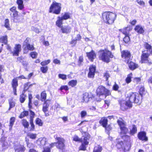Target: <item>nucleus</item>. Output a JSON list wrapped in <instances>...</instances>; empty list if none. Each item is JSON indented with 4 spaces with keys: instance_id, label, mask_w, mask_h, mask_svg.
<instances>
[{
    "instance_id": "1",
    "label": "nucleus",
    "mask_w": 152,
    "mask_h": 152,
    "mask_svg": "<svg viewBox=\"0 0 152 152\" xmlns=\"http://www.w3.org/2000/svg\"><path fill=\"white\" fill-rule=\"evenodd\" d=\"M135 93L131 92L128 94L126 101L123 100H119V102L122 110L124 111L128 109V107L130 108L132 107V103L134 102V101Z\"/></svg>"
},
{
    "instance_id": "2",
    "label": "nucleus",
    "mask_w": 152,
    "mask_h": 152,
    "mask_svg": "<svg viewBox=\"0 0 152 152\" xmlns=\"http://www.w3.org/2000/svg\"><path fill=\"white\" fill-rule=\"evenodd\" d=\"M99 59L107 63L110 61V58H113V57L112 53L108 50H101L99 52Z\"/></svg>"
},
{
    "instance_id": "3",
    "label": "nucleus",
    "mask_w": 152,
    "mask_h": 152,
    "mask_svg": "<svg viewBox=\"0 0 152 152\" xmlns=\"http://www.w3.org/2000/svg\"><path fill=\"white\" fill-rule=\"evenodd\" d=\"M102 18L104 21L106 23L111 24L115 20L116 15L111 12H105L102 13Z\"/></svg>"
},
{
    "instance_id": "4",
    "label": "nucleus",
    "mask_w": 152,
    "mask_h": 152,
    "mask_svg": "<svg viewBox=\"0 0 152 152\" xmlns=\"http://www.w3.org/2000/svg\"><path fill=\"white\" fill-rule=\"evenodd\" d=\"M61 8V4L54 1L50 7L49 12L56 15L59 14L60 13Z\"/></svg>"
},
{
    "instance_id": "5",
    "label": "nucleus",
    "mask_w": 152,
    "mask_h": 152,
    "mask_svg": "<svg viewBox=\"0 0 152 152\" xmlns=\"http://www.w3.org/2000/svg\"><path fill=\"white\" fill-rule=\"evenodd\" d=\"M96 93L97 95L99 96L104 95L105 97L110 94V91L102 86L98 87L96 90Z\"/></svg>"
},
{
    "instance_id": "6",
    "label": "nucleus",
    "mask_w": 152,
    "mask_h": 152,
    "mask_svg": "<svg viewBox=\"0 0 152 152\" xmlns=\"http://www.w3.org/2000/svg\"><path fill=\"white\" fill-rule=\"evenodd\" d=\"M122 138L125 139L124 140L126 145L124 147L125 150L126 151H129L131 147V144L130 137L128 135H125L123 136Z\"/></svg>"
},
{
    "instance_id": "7",
    "label": "nucleus",
    "mask_w": 152,
    "mask_h": 152,
    "mask_svg": "<svg viewBox=\"0 0 152 152\" xmlns=\"http://www.w3.org/2000/svg\"><path fill=\"white\" fill-rule=\"evenodd\" d=\"M123 120H118L117 122L119 125L121 131V133L124 134H126L128 132V129L126 127V125L124 124Z\"/></svg>"
},
{
    "instance_id": "8",
    "label": "nucleus",
    "mask_w": 152,
    "mask_h": 152,
    "mask_svg": "<svg viewBox=\"0 0 152 152\" xmlns=\"http://www.w3.org/2000/svg\"><path fill=\"white\" fill-rule=\"evenodd\" d=\"M89 137L88 136H82L81 138V142L82 145L80 146V149L81 150L85 151L86 150L85 145L88 144V140Z\"/></svg>"
},
{
    "instance_id": "9",
    "label": "nucleus",
    "mask_w": 152,
    "mask_h": 152,
    "mask_svg": "<svg viewBox=\"0 0 152 152\" xmlns=\"http://www.w3.org/2000/svg\"><path fill=\"white\" fill-rule=\"evenodd\" d=\"M121 54L122 58L125 59L126 62L128 63L131 56L130 52L127 50H124L121 51Z\"/></svg>"
},
{
    "instance_id": "10",
    "label": "nucleus",
    "mask_w": 152,
    "mask_h": 152,
    "mask_svg": "<svg viewBox=\"0 0 152 152\" xmlns=\"http://www.w3.org/2000/svg\"><path fill=\"white\" fill-rule=\"evenodd\" d=\"M128 28H127L122 30H120V31H121L123 34L125 36L123 39V40L126 43H128L130 42V39L128 36L129 34V31Z\"/></svg>"
},
{
    "instance_id": "11",
    "label": "nucleus",
    "mask_w": 152,
    "mask_h": 152,
    "mask_svg": "<svg viewBox=\"0 0 152 152\" xmlns=\"http://www.w3.org/2000/svg\"><path fill=\"white\" fill-rule=\"evenodd\" d=\"M149 54L147 53H143L141 56V61L142 63L151 64V62H149L148 57Z\"/></svg>"
},
{
    "instance_id": "12",
    "label": "nucleus",
    "mask_w": 152,
    "mask_h": 152,
    "mask_svg": "<svg viewBox=\"0 0 152 152\" xmlns=\"http://www.w3.org/2000/svg\"><path fill=\"white\" fill-rule=\"evenodd\" d=\"M48 140L47 138L43 137L40 138L36 141V143L38 145L44 146L48 143Z\"/></svg>"
},
{
    "instance_id": "13",
    "label": "nucleus",
    "mask_w": 152,
    "mask_h": 152,
    "mask_svg": "<svg viewBox=\"0 0 152 152\" xmlns=\"http://www.w3.org/2000/svg\"><path fill=\"white\" fill-rule=\"evenodd\" d=\"M64 142L65 140L63 138L58 141L56 143V146L57 148L61 150L64 149L65 147Z\"/></svg>"
},
{
    "instance_id": "14",
    "label": "nucleus",
    "mask_w": 152,
    "mask_h": 152,
    "mask_svg": "<svg viewBox=\"0 0 152 152\" xmlns=\"http://www.w3.org/2000/svg\"><path fill=\"white\" fill-rule=\"evenodd\" d=\"M61 30L63 33L68 34L70 33L71 30V27L69 26H61Z\"/></svg>"
},
{
    "instance_id": "15",
    "label": "nucleus",
    "mask_w": 152,
    "mask_h": 152,
    "mask_svg": "<svg viewBox=\"0 0 152 152\" xmlns=\"http://www.w3.org/2000/svg\"><path fill=\"white\" fill-rule=\"evenodd\" d=\"M89 71L88 73V77L92 78L94 77L96 70V66L94 65H91L89 67Z\"/></svg>"
},
{
    "instance_id": "16",
    "label": "nucleus",
    "mask_w": 152,
    "mask_h": 152,
    "mask_svg": "<svg viewBox=\"0 0 152 152\" xmlns=\"http://www.w3.org/2000/svg\"><path fill=\"white\" fill-rule=\"evenodd\" d=\"M12 87L13 88V91L14 94L15 95H16V88L18 85V80L16 78H15L13 79L12 80Z\"/></svg>"
},
{
    "instance_id": "17",
    "label": "nucleus",
    "mask_w": 152,
    "mask_h": 152,
    "mask_svg": "<svg viewBox=\"0 0 152 152\" xmlns=\"http://www.w3.org/2000/svg\"><path fill=\"white\" fill-rule=\"evenodd\" d=\"M138 138L140 140L147 141L148 138L146 137V133L144 131L138 133Z\"/></svg>"
},
{
    "instance_id": "18",
    "label": "nucleus",
    "mask_w": 152,
    "mask_h": 152,
    "mask_svg": "<svg viewBox=\"0 0 152 152\" xmlns=\"http://www.w3.org/2000/svg\"><path fill=\"white\" fill-rule=\"evenodd\" d=\"M15 50L13 52L12 51L13 56H18L19 52L21 50V45L20 44L16 45Z\"/></svg>"
},
{
    "instance_id": "19",
    "label": "nucleus",
    "mask_w": 152,
    "mask_h": 152,
    "mask_svg": "<svg viewBox=\"0 0 152 152\" xmlns=\"http://www.w3.org/2000/svg\"><path fill=\"white\" fill-rule=\"evenodd\" d=\"M135 97L134 99V103H140L142 102V96L140 95L139 94L136 92L135 93Z\"/></svg>"
},
{
    "instance_id": "20",
    "label": "nucleus",
    "mask_w": 152,
    "mask_h": 152,
    "mask_svg": "<svg viewBox=\"0 0 152 152\" xmlns=\"http://www.w3.org/2000/svg\"><path fill=\"white\" fill-rule=\"evenodd\" d=\"M86 55L88 59L92 62L96 57V55L93 50L89 53H86Z\"/></svg>"
},
{
    "instance_id": "21",
    "label": "nucleus",
    "mask_w": 152,
    "mask_h": 152,
    "mask_svg": "<svg viewBox=\"0 0 152 152\" xmlns=\"http://www.w3.org/2000/svg\"><path fill=\"white\" fill-rule=\"evenodd\" d=\"M23 48L24 53H27L29 50L32 51L34 50V48L33 45H31L30 44H28Z\"/></svg>"
},
{
    "instance_id": "22",
    "label": "nucleus",
    "mask_w": 152,
    "mask_h": 152,
    "mask_svg": "<svg viewBox=\"0 0 152 152\" xmlns=\"http://www.w3.org/2000/svg\"><path fill=\"white\" fill-rule=\"evenodd\" d=\"M134 30L137 33L140 34H142L144 32L143 28L140 25H137L136 26Z\"/></svg>"
},
{
    "instance_id": "23",
    "label": "nucleus",
    "mask_w": 152,
    "mask_h": 152,
    "mask_svg": "<svg viewBox=\"0 0 152 152\" xmlns=\"http://www.w3.org/2000/svg\"><path fill=\"white\" fill-rule=\"evenodd\" d=\"M108 120L106 118L103 117L101 118L99 121V123L103 127H106L107 126Z\"/></svg>"
},
{
    "instance_id": "24",
    "label": "nucleus",
    "mask_w": 152,
    "mask_h": 152,
    "mask_svg": "<svg viewBox=\"0 0 152 152\" xmlns=\"http://www.w3.org/2000/svg\"><path fill=\"white\" fill-rule=\"evenodd\" d=\"M16 3L18 5V9L22 10L24 8V5L23 0H17Z\"/></svg>"
},
{
    "instance_id": "25",
    "label": "nucleus",
    "mask_w": 152,
    "mask_h": 152,
    "mask_svg": "<svg viewBox=\"0 0 152 152\" xmlns=\"http://www.w3.org/2000/svg\"><path fill=\"white\" fill-rule=\"evenodd\" d=\"M128 66L129 69L132 70L136 69L138 66V65L134 62L130 61L128 64Z\"/></svg>"
},
{
    "instance_id": "26",
    "label": "nucleus",
    "mask_w": 152,
    "mask_h": 152,
    "mask_svg": "<svg viewBox=\"0 0 152 152\" xmlns=\"http://www.w3.org/2000/svg\"><path fill=\"white\" fill-rule=\"evenodd\" d=\"M138 87L139 88V94L142 96L143 95L145 94L146 93L145 88L143 86H139Z\"/></svg>"
},
{
    "instance_id": "27",
    "label": "nucleus",
    "mask_w": 152,
    "mask_h": 152,
    "mask_svg": "<svg viewBox=\"0 0 152 152\" xmlns=\"http://www.w3.org/2000/svg\"><path fill=\"white\" fill-rule=\"evenodd\" d=\"M116 142H117L116 145L118 148L120 149L122 148V145H123V142L119 139H116Z\"/></svg>"
},
{
    "instance_id": "28",
    "label": "nucleus",
    "mask_w": 152,
    "mask_h": 152,
    "mask_svg": "<svg viewBox=\"0 0 152 152\" xmlns=\"http://www.w3.org/2000/svg\"><path fill=\"white\" fill-rule=\"evenodd\" d=\"M58 19L56 22V25L59 27L61 28V26L63 24V20L61 17H58Z\"/></svg>"
},
{
    "instance_id": "29",
    "label": "nucleus",
    "mask_w": 152,
    "mask_h": 152,
    "mask_svg": "<svg viewBox=\"0 0 152 152\" xmlns=\"http://www.w3.org/2000/svg\"><path fill=\"white\" fill-rule=\"evenodd\" d=\"M15 152H19L20 151H24L25 150V148L22 145H19L15 148Z\"/></svg>"
},
{
    "instance_id": "30",
    "label": "nucleus",
    "mask_w": 152,
    "mask_h": 152,
    "mask_svg": "<svg viewBox=\"0 0 152 152\" xmlns=\"http://www.w3.org/2000/svg\"><path fill=\"white\" fill-rule=\"evenodd\" d=\"M9 103L10 105L9 110H10L12 108L15 107V103L13 99H9Z\"/></svg>"
},
{
    "instance_id": "31",
    "label": "nucleus",
    "mask_w": 152,
    "mask_h": 152,
    "mask_svg": "<svg viewBox=\"0 0 152 152\" xmlns=\"http://www.w3.org/2000/svg\"><path fill=\"white\" fill-rule=\"evenodd\" d=\"M7 36H3L0 38V42L7 44Z\"/></svg>"
},
{
    "instance_id": "32",
    "label": "nucleus",
    "mask_w": 152,
    "mask_h": 152,
    "mask_svg": "<svg viewBox=\"0 0 152 152\" xmlns=\"http://www.w3.org/2000/svg\"><path fill=\"white\" fill-rule=\"evenodd\" d=\"M137 132V128L136 126L133 125L132 126V127L130 132V134L132 135H133Z\"/></svg>"
},
{
    "instance_id": "33",
    "label": "nucleus",
    "mask_w": 152,
    "mask_h": 152,
    "mask_svg": "<svg viewBox=\"0 0 152 152\" xmlns=\"http://www.w3.org/2000/svg\"><path fill=\"white\" fill-rule=\"evenodd\" d=\"M63 20H66L70 18L69 13L66 12L63 16L61 17Z\"/></svg>"
},
{
    "instance_id": "34",
    "label": "nucleus",
    "mask_w": 152,
    "mask_h": 152,
    "mask_svg": "<svg viewBox=\"0 0 152 152\" xmlns=\"http://www.w3.org/2000/svg\"><path fill=\"white\" fill-rule=\"evenodd\" d=\"M41 100L43 102L45 101L46 99L47 95L45 91H43L41 93Z\"/></svg>"
},
{
    "instance_id": "35",
    "label": "nucleus",
    "mask_w": 152,
    "mask_h": 152,
    "mask_svg": "<svg viewBox=\"0 0 152 152\" xmlns=\"http://www.w3.org/2000/svg\"><path fill=\"white\" fill-rule=\"evenodd\" d=\"M32 95L31 94H28V99H29V102L28 106L30 108H31L32 106L31 105V104L32 103Z\"/></svg>"
},
{
    "instance_id": "36",
    "label": "nucleus",
    "mask_w": 152,
    "mask_h": 152,
    "mask_svg": "<svg viewBox=\"0 0 152 152\" xmlns=\"http://www.w3.org/2000/svg\"><path fill=\"white\" fill-rule=\"evenodd\" d=\"M77 83V81L76 80H72L69 82L68 84L69 86L73 87L76 85Z\"/></svg>"
},
{
    "instance_id": "37",
    "label": "nucleus",
    "mask_w": 152,
    "mask_h": 152,
    "mask_svg": "<svg viewBox=\"0 0 152 152\" xmlns=\"http://www.w3.org/2000/svg\"><path fill=\"white\" fill-rule=\"evenodd\" d=\"M28 112L27 111H24L21 113L19 117L20 118H22L25 116L28 115Z\"/></svg>"
},
{
    "instance_id": "38",
    "label": "nucleus",
    "mask_w": 152,
    "mask_h": 152,
    "mask_svg": "<svg viewBox=\"0 0 152 152\" xmlns=\"http://www.w3.org/2000/svg\"><path fill=\"white\" fill-rule=\"evenodd\" d=\"M22 124L23 126L26 128H28L29 124L28 122L25 119H23L22 120Z\"/></svg>"
},
{
    "instance_id": "39",
    "label": "nucleus",
    "mask_w": 152,
    "mask_h": 152,
    "mask_svg": "<svg viewBox=\"0 0 152 152\" xmlns=\"http://www.w3.org/2000/svg\"><path fill=\"white\" fill-rule=\"evenodd\" d=\"M102 150V147L100 146H96L94 147V152H101Z\"/></svg>"
},
{
    "instance_id": "40",
    "label": "nucleus",
    "mask_w": 152,
    "mask_h": 152,
    "mask_svg": "<svg viewBox=\"0 0 152 152\" xmlns=\"http://www.w3.org/2000/svg\"><path fill=\"white\" fill-rule=\"evenodd\" d=\"M27 136L30 138L32 139H35L37 137V134H34L32 133H28L27 134Z\"/></svg>"
},
{
    "instance_id": "41",
    "label": "nucleus",
    "mask_w": 152,
    "mask_h": 152,
    "mask_svg": "<svg viewBox=\"0 0 152 152\" xmlns=\"http://www.w3.org/2000/svg\"><path fill=\"white\" fill-rule=\"evenodd\" d=\"M29 40L30 39L28 37H27L26 39L23 43V48L26 46H27L28 44H29Z\"/></svg>"
},
{
    "instance_id": "42",
    "label": "nucleus",
    "mask_w": 152,
    "mask_h": 152,
    "mask_svg": "<svg viewBox=\"0 0 152 152\" xmlns=\"http://www.w3.org/2000/svg\"><path fill=\"white\" fill-rule=\"evenodd\" d=\"M26 96L23 93L20 95V100L21 103H23L24 102L25 100V97Z\"/></svg>"
},
{
    "instance_id": "43",
    "label": "nucleus",
    "mask_w": 152,
    "mask_h": 152,
    "mask_svg": "<svg viewBox=\"0 0 152 152\" xmlns=\"http://www.w3.org/2000/svg\"><path fill=\"white\" fill-rule=\"evenodd\" d=\"M36 123L37 125H38L39 126H41L42 125V122L41 120L39 118H37L36 120Z\"/></svg>"
},
{
    "instance_id": "44",
    "label": "nucleus",
    "mask_w": 152,
    "mask_h": 152,
    "mask_svg": "<svg viewBox=\"0 0 152 152\" xmlns=\"http://www.w3.org/2000/svg\"><path fill=\"white\" fill-rule=\"evenodd\" d=\"M41 70L43 73H46L48 70L47 66H42L41 68Z\"/></svg>"
},
{
    "instance_id": "45",
    "label": "nucleus",
    "mask_w": 152,
    "mask_h": 152,
    "mask_svg": "<svg viewBox=\"0 0 152 152\" xmlns=\"http://www.w3.org/2000/svg\"><path fill=\"white\" fill-rule=\"evenodd\" d=\"M38 54L35 52H32L30 54V56L33 58H36Z\"/></svg>"
},
{
    "instance_id": "46",
    "label": "nucleus",
    "mask_w": 152,
    "mask_h": 152,
    "mask_svg": "<svg viewBox=\"0 0 152 152\" xmlns=\"http://www.w3.org/2000/svg\"><path fill=\"white\" fill-rule=\"evenodd\" d=\"M144 46L145 48L148 50V51H149L151 49V46L148 43L145 42L144 44Z\"/></svg>"
},
{
    "instance_id": "47",
    "label": "nucleus",
    "mask_w": 152,
    "mask_h": 152,
    "mask_svg": "<svg viewBox=\"0 0 152 152\" xmlns=\"http://www.w3.org/2000/svg\"><path fill=\"white\" fill-rule=\"evenodd\" d=\"M49 106L46 105L45 104H43L42 108V110L44 112L48 111Z\"/></svg>"
},
{
    "instance_id": "48",
    "label": "nucleus",
    "mask_w": 152,
    "mask_h": 152,
    "mask_svg": "<svg viewBox=\"0 0 152 152\" xmlns=\"http://www.w3.org/2000/svg\"><path fill=\"white\" fill-rule=\"evenodd\" d=\"M29 82L27 83H25L24 85V87L23 88V91L25 92V91H27L28 89L29 88Z\"/></svg>"
},
{
    "instance_id": "49",
    "label": "nucleus",
    "mask_w": 152,
    "mask_h": 152,
    "mask_svg": "<svg viewBox=\"0 0 152 152\" xmlns=\"http://www.w3.org/2000/svg\"><path fill=\"white\" fill-rule=\"evenodd\" d=\"M80 115L82 118H83L87 115V112L85 111H82L80 113Z\"/></svg>"
},
{
    "instance_id": "50",
    "label": "nucleus",
    "mask_w": 152,
    "mask_h": 152,
    "mask_svg": "<svg viewBox=\"0 0 152 152\" xmlns=\"http://www.w3.org/2000/svg\"><path fill=\"white\" fill-rule=\"evenodd\" d=\"M15 118L14 117H12L10 118V126L12 127L14 124L15 121Z\"/></svg>"
},
{
    "instance_id": "51",
    "label": "nucleus",
    "mask_w": 152,
    "mask_h": 152,
    "mask_svg": "<svg viewBox=\"0 0 152 152\" xmlns=\"http://www.w3.org/2000/svg\"><path fill=\"white\" fill-rule=\"evenodd\" d=\"M137 3L141 6L144 7L145 5V2L141 0H137Z\"/></svg>"
},
{
    "instance_id": "52",
    "label": "nucleus",
    "mask_w": 152,
    "mask_h": 152,
    "mask_svg": "<svg viewBox=\"0 0 152 152\" xmlns=\"http://www.w3.org/2000/svg\"><path fill=\"white\" fill-rule=\"evenodd\" d=\"M130 75H129L127 78L126 79V83H130L131 81V77L130 76Z\"/></svg>"
},
{
    "instance_id": "53",
    "label": "nucleus",
    "mask_w": 152,
    "mask_h": 152,
    "mask_svg": "<svg viewBox=\"0 0 152 152\" xmlns=\"http://www.w3.org/2000/svg\"><path fill=\"white\" fill-rule=\"evenodd\" d=\"M88 93H85L84 95V96L83 98V99L84 101L86 102L88 100L89 97H88Z\"/></svg>"
},
{
    "instance_id": "54",
    "label": "nucleus",
    "mask_w": 152,
    "mask_h": 152,
    "mask_svg": "<svg viewBox=\"0 0 152 152\" xmlns=\"http://www.w3.org/2000/svg\"><path fill=\"white\" fill-rule=\"evenodd\" d=\"M58 77L59 78H61L63 80H65L66 79V75L62 74H59L58 75Z\"/></svg>"
},
{
    "instance_id": "55",
    "label": "nucleus",
    "mask_w": 152,
    "mask_h": 152,
    "mask_svg": "<svg viewBox=\"0 0 152 152\" xmlns=\"http://www.w3.org/2000/svg\"><path fill=\"white\" fill-rule=\"evenodd\" d=\"M68 89L69 88L67 86H62L60 87L59 89V90L61 91H62L63 90H65L66 91H67L68 90Z\"/></svg>"
},
{
    "instance_id": "56",
    "label": "nucleus",
    "mask_w": 152,
    "mask_h": 152,
    "mask_svg": "<svg viewBox=\"0 0 152 152\" xmlns=\"http://www.w3.org/2000/svg\"><path fill=\"white\" fill-rule=\"evenodd\" d=\"M9 20L8 19H7L5 20L4 26L6 28H8L9 27Z\"/></svg>"
},
{
    "instance_id": "57",
    "label": "nucleus",
    "mask_w": 152,
    "mask_h": 152,
    "mask_svg": "<svg viewBox=\"0 0 152 152\" xmlns=\"http://www.w3.org/2000/svg\"><path fill=\"white\" fill-rule=\"evenodd\" d=\"M77 41L75 39H72V41L70 42V44L72 45V46L75 45L77 43Z\"/></svg>"
},
{
    "instance_id": "58",
    "label": "nucleus",
    "mask_w": 152,
    "mask_h": 152,
    "mask_svg": "<svg viewBox=\"0 0 152 152\" xmlns=\"http://www.w3.org/2000/svg\"><path fill=\"white\" fill-rule=\"evenodd\" d=\"M50 148L49 147H45L43 148V152H50Z\"/></svg>"
},
{
    "instance_id": "59",
    "label": "nucleus",
    "mask_w": 152,
    "mask_h": 152,
    "mask_svg": "<svg viewBox=\"0 0 152 152\" xmlns=\"http://www.w3.org/2000/svg\"><path fill=\"white\" fill-rule=\"evenodd\" d=\"M119 88L118 85L116 84V83H115V84L113 86V90L115 91H118Z\"/></svg>"
},
{
    "instance_id": "60",
    "label": "nucleus",
    "mask_w": 152,
    "mask_h": 152,
    "mask_svg": "<svg viewBox=\"0 0 152 152\" xmlns=\"http://www.w3.org/2000/svg\"><path fill=\"white\" fill-rule=\"evenodd\" d=\"M12 18H13V21L14 22L17 23L19 21L20 18L18 17V15L15 17H12Z\"/></svg>"
},
{
    "instance_id": "61",
    "label": "nucleus",
    "mask_w": 152,
    "mask_h": 152,
    "mask_svg": "<svg viewBox=\"0 0 152 152\" xmlns=\"http://www.w3.org/2000/svg\"><path fill=\"white\" fill-rule=\"evenodd\" d=\"M73 140L75 141H80L81 142V138L80 139L77 136H75L74 137Z\"/></svg>"
},
{
    "instance_id": "62",
    "label": "nucleus",
    "mask_w": 152,
    "mask_h": 152,
    "mask_svg": "<svg viewBox=\"0 0 152 152\" xmlns=\"http://www.w3.org/2000/svg\"><path fill=\"white\" fill-rule=\"evenodd\" d=\"M12 17H15L18 15V12L17 11L12 12Z\"/></svg>"
},
{
    "instance_id": "63",
    "label": "nucleus",
    "mask_w": 152,
    "mask_h": 152,
    "mask_svg": "<svg viewBox=\"0 0 152 152\" xmlns=\"http://www.w3.org/2000/svg\"><path fill=\"white\" fill-rule=\"evenodd\" d=\"M81 38V37L80 35V34H78L77 35L76 37H75V39L77 41H79L80 40Z\"/></svg>"
},
{
    "instance_id": "64",
    "label": "nucleus",
    "mask_w": 152,
    "mask_h": 152,
    "mask_svg": "<svg viewBox=\"0 0 152 152\" xmlns=\"http://www.w3.org/2000/svg\"><path fill=\"white\" fill-rule=\"evenodd\" d=\"M148 82L149 84L150 88H151V85H152V76L150 77L148 79Z\"/></svg>"
}]
</instances>
